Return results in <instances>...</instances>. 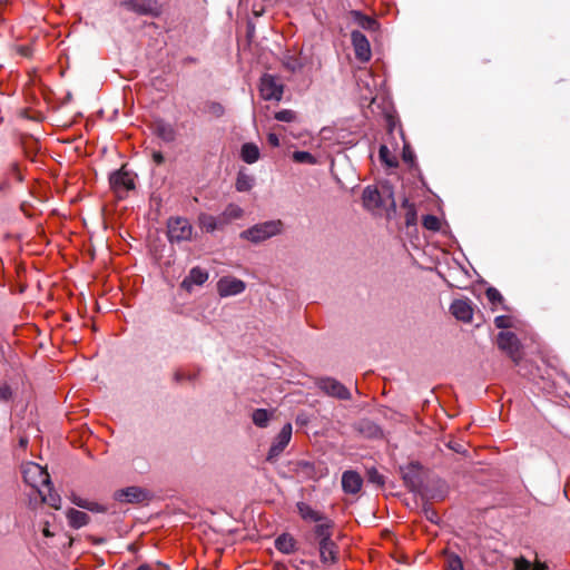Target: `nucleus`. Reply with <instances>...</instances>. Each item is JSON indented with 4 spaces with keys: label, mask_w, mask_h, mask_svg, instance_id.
<instances>
[{
    "label": "nucleus",
    "mask_w": 570,
    "mask_h": 570,
    "mask_svg": "<svg viewBox=\"0 0 570 570\" xmlns=\"http://www.w3.org/2000/svg\"><path fill=\"white\" fill-rule=\"evenodd\" d=\"M10 175L19 183L23 180V175L21 174L19 165L17 163L11 164Z\"/></svg>",
    "instance_id": "nucleus-51"
},
{
    "label": "nucleus",
    "mask_w": 570,
    "mask_h": 570,
    "mask_svg": "<svg viewBox=\"0 0 570 570\" xmlns=\"http://www.w3.org/2000/svg\"><path fill=\"white\" fill-rule=\"evenodd\" d=\"M497 344L514 364H519L522 358L521 343L513 332H500L497 337Z\"/></svg>",
    "instance_id": "nucleus-5"
},
{
    "label": "nucleus",
    "mask_w": 570,
    "mask_h": 570,
    "mask_svg": "<svg viewBox=\"0 0 570 570\" xmlns=\"http://www.w3.org/2000/svg\"><path fill=\"white\" fill-rule=\"evenodd\" d=\"M443 558H444V564H443L444 570H464L463 561L456 553L444 550Z\"/></svg>",
    "instance_id": "nucleus-24"
},
{
    "label": "nucleus",
    "mask_w": 570,
    "mask_h": 570,
    "mask_svg": "<svg viewBox=\"0 0 570 570\" xmlns=\"http://www.w3.org/2000/svg\"><path fill=\"white\" fill-rule=\"evenodd\" d=\"M154 134L165 142H173L177 137L174 126L163 119H158L153 125Z\"/></svg>",
    "instance_id": "nucleus-13"
},
{
    "label": "nucleus",
    "mask_w": 570,
    "mask_h": 570,
    "mask_svg": "<svg viewBox=\"0 0 570 570\" xmlns=\"http://www.w3.org/2000/svg\"><path fill=\"white\" fill-rule=\"evenodd\" d=\"M485 295L488 297V299L492 303V304H497V303H502L503 302V296L501 295V293L494 288V287H489L487 291H485Z\"/></svg>",
    "instance_id": "nucleus-44"
},
{
    "label": "nucleus",
    "mask_w": 570,
    "mask_h": 570,
    "mask_svg": "<svg viewBox=\"0 0 570 570\" xmlns=\"http://www.w3.org/2000/svg\"><path fill=\"white\" fill-rule=\"evenodd\" d=\"M548 566L543 562L537 561L532 568V570H547Z\"/></svg>",
    "instance_id": "nucleus-59"
},
{
    "label": "nucleus",
    "mask_w": 570,
    "mask_h": 570,
    "mask_svg": "<svg viewBox=\"0 0 570 570\" xmlns=\"http://www.w3.org/2000/svg\"><path fill=\"white\" fill-rule=\"evenodd\" d=\"M22 147L26 156L31 160H35V156L38 151V141L32 137L22 140Z\"/></svg>",
    "instance_id": "nucleus-35"
},
{
    "label": "nucleus",
    "mask_w": 570,
    "mask_h": 570,
    "mask_svg": "<svg viewBox=\"0 0 570 570\" xmlns=\"http://www.w3.org/2000/svg\"><path fill=\"white\" fill-rule=\"evenodd\" d=\"M193 226L183 217H170L167 222V236L170 243L190 240Z\"/></svg>",
    "instance_id": "nucleus-4"
},
{
    "label": "nucleus",
    "mask_w": 570,
    "mask_h": 570,
    "mask_svg": "<svg viewBox=\"0 0 570 570\" xmlns=\"http://www.w3.org/2000/svg\"><path fill=\"white\" fill-rule=\"evenodd\" d=\"M23 480L30 487L40 490V487L51 485L50 475L41 465L37 463H28L23 471Z\"/></svg>",
    "instance_id": "nucleus-6"
},
{
    "label": "nucleus",
    "mask_w": 570,
    "mask_h": 570,
    "mask_svg": "<svg viewBox=\"0 0 570 570\" xmlns=\"http://www.w3.org/2000/svg\"><path fill=\"white\" fill-rule=\"evenodd\" d=\"M19 52H20L22 56H24V57H29V56H30V49H29L28 47H24V46H22V47H20V48H19Z\"/></svg>",
    "instance_id": "nucleus-62"
},
{
    "label": "nucleus",
    "mask_w": 570,
    "mask_h": 570,
    "mask_svg": "<svg viewBox=\"0 0 570 570\" xmlns=\"http://www.w3.org/2000/svg\"><path fill=\"white\" fill-rule=\"evenodd\" d=\"M243 214L244 210L238 205L229 204L220 215V220L225 225L234 219L240 218Z\"/></svg>",
    "instance_id": "nucleus-27"
},
{
    "label": "nucleus",
    "mask_w": 570,
    "mask_h": 570,
    "mask_svg": "<svg viewBox=\"0 0 570 570\" xmlns=\"http://www.w3.org/2000/svg\"><path fill=\"white\" fill-rule=\"evenodd\" d=\"M380 160L390 168H396L399 161L396 157L391 153L387 146L381 145L379 150Z\"/></svg>",
    "instance_id": "nucleus-32"
},
{
    "label": "nucleus",
    "mask_w": 570,
    "mask_h": 570,
    "mask_svg": "<svg viewBox=\"0 0 570 570\" xmlns=\"http://www.w3.org/2000/svg\"><path fill=\"white\" fill-rule=\"evenodd\" d=\"M358 432L366 433L370 438H376L381 435V429L377 425L371 424L370 422L362 421L358 426Z\"/></svg>",
    "instance_id": "nucleus-38"
},
{
    "label": "nucleus",
    "mask_w": 570,
    "mask_h": 570,
    "mask_svg": "<svg viewBox=\"0 0 570 570\" xmlns=\"http://www.w3.org/2000/svg\"><path fill=\"white\" fill-rule=\"evenodd\" d=\"M284 66H285L286 69H288L292 72H295L296 70L302 68L301 62L297 59L293 58V57L287 58L284 61Z\"/></svg>",
    "instance_id": "nucleus-46"
},
{
    "label": "nucleus",
    "mask_w": 570,
    "mask_h": 570,
    "mask_svg": "<svg viewBox=\"0 0 570 570\" xmlns=\"http://www.w3.org/2000/svg\"><path fill=\"white\" fill-rule=\"evenodd\" d=\"M321 561L325 564L333 563L336 560L337 551L335 543L330 540L318 543Z\"/></svg>",
    "instance_id": "nucleus-17"
},
{
    "label": "nucleus",
    "mask_w": 570,
    "mask_h": 570,
    "mask_svg": "<svg viewBox=\"0 0 570 570\" xmlns=\"http://www.w3.org/2000/svg\"><path fill=\"white\" fill-rule=\"evenodd\" d=\"M275 119H277L278 121L292 122L296 120V114L293 110L283 109L275 114Z\"/></svg>",
    "instance_id": "nucleus-41"
},
{
    "label": "nucleus",
    "mask_w": 570,
    "mask_h": 570,
    "mask_svg": "<svg viewBox=\"0 0 570 570\" xmlns=\"http://www.w3.org/2000/svg\"><path fill=\"white\" fill-rule=\"evenodd\" d=\"M267 142L272 146V147H278L279 146V138L276 134L274 132H269L267 135Z\"/></svg>",
    "instance_id": "nucleus-54"
},
{
    "label": "nucleus",
    "mask_w": 570,
    "mask_h": 570,
    "mask_svg": "<svg viewBox=\"0 0 570 570\" xmlns=\"http://www.w3.org/2000/svg\"><path fill=\"white\" fill-rule=\"evenodd\" d=\"M272 417V412L265 409H256L252 414L253 423L258 428H266Z\"/></svg>",
    "instance_id": "nucleus-31"
},
{
    "label": "nucleus",
    "mask_w": 570,
    "mask_h": 570,
    "mask_svg": "<svg viewBox=\"0 0 570 570\" xmlns=\"http://www.w3.org/2000/svg\"><path fill=\"white\" fill-rule=\"evenodd\" d=\"M291 438H292V424L286 423L282 428V430L279 431L277 436L274 439V441L269 448V451L267 453L266 461L269 463L276 462L277 459L279 458V455L285 450V448L288 445Z\"/></svg>",
    "instance_id": "nucleus-7"
},
{
    "label": "nucleus",
    "mask_w": 570,
    "mask_h": 570,
    "mask_svg": "<svg viewBox=\"0 0 570 570\" xmlns=\"http://www.w3.org/2000/svg\"><path fill=\"white\" fill-rule=\"evenodd\" d=\"M367 481L374 484L377 488H382L385 483L384 475L377 472L375 468H370L366 470Z\"/></svg>",
    "instance_id": "nucleus-37"
},
{
    "label": "nucleus",
    "mask_w": 570,
    "mask_h": 570,
    "mask_svg": "<svg viewBox=\"0 0 570 570\" xmlns=\"http://www.w3.org/2000/svg\"><path fill=\"white\" fill-rule=\"evenodd\" d=\"M115 499L120 502L140 503L148 499V492L139 487H128L116 491Z\"/></svg>",
    "instance_id": "nucleus-11"
},
{
    "label": "nucleus",
    "mask_w": 570,
    "mask_h": 570,
    "mask_svg": "<svg viewBox=\"0 0 570 570\" xmlns=\"http://www.w3.org/2000/svg\"><path fill=\"white\" fill-rule=\"evenodd\" d=\"M138 14L158 17L161 13V7L158 0H137Z\"/></svg>",
    "instance_id": "nucleus-18"
},
{
    "label": "nucleus",
    "mask_w": 570,
    "mask_h": 570,
    "mask_svg": "<svg viewBox=\"0 0 570 570\" xmlns=\"http://www.w3.org/2000/svg\"><path fill=\"white\" fill-rule=\"evenodd\" d=\"M530 568L531 563L523 557L514 560V570H530Z\"/></svg>",
    "instance_id": "nucleus-49"
},
{
    "label": "nucleus",
    "mask_w": 570,
    "mask_h": 570,
    "mask_svg": "<svg viewBox=\"0 0 570 570\" xmlns=\"http://www.w3.org/2000/svg\"><path fill=\"white\" fill-rule=\"evenodd\" d=\"M422 513L425 517L426 520H429L432 523L438 524L440 521L438 512L430 505L424 504L422 508Z\"/></svg>",
    "instance_id": "nucleus-43"
},
{
    "label": "nucleus",
    "mask_w": 570,
    "mask_h": 570,
    "mask_svg": "<svg viewBox=\"0 0 570 570\" xmlns=\"http://www.w3.org/2000/svg\"><path fill=\"white\" fill-rule=\"evenodd\" d=\"M275 548L283 553L291 554L296 551V541L291 534L283 533L276 538Z\"/></svg>",
    "instance_id": "nucleus-20"
},
{
    "label": "nucleus",
    "mask_w": 570,
    "mask_h": 570,
    "mask_svg": "<svg viewBox=\"0 0 570 570\" xmlns=\"http://www.w3.org/2000/svg\"><path fill=\"white\" fill-rule=\"evenodd\" d=\"M402 207L405 209V225L406 227L415 226L417 222V214L415 205L410 203L407 198L402 202Z\"/></svg>",
    "instance_id": "nucleus-28"
},
{
    "label": "nucleus",
    "mask_w": 570,
    "mask_h": 570,
    "mask_svg": "<svg viewBox=\"0 0 570 570\" xmlns=\"http://www.w3.org/2000/svg\"><path fill=\"white\" fill-rule=\"evenodd\" d=\"M363 206L374 215H385L387 220L396 216V204L393 187L384 184L381 187L367 186L362 194Z\"/></svg>",
    "instance_id": "nucleus-1"
},
{
    "label": "nucleus",
    "mask_w": 570,
    "mask_h": 570,
    "mask_svg": "<svg viewBox=\"0 0 570 570\" xmlns=\"http://www.w3.org/2000/svg\"><path fill=\"white\" fill-rule=\"evenodd\" d=\"M245 288V283L235 277H223L217 283V291L223 297L240 294Z\"/></svg>",
    "instance_id": "nucleus-10"
},
{
    "label": "nucleus",
    "mask_w": 570,
    "mask_h": 570,
    "mask_svg": "<svg viewBox=\"0 0 570 570\" xmlns=\"http://www.w3.org/2000/svg\"><path fill=\"white\" fill-rule=\"evenodd\" d=\"M317 386L325 394L336 397L338 400H348L352 397V394L348 391V389L341 382L332 377L320 379L317 381Z\"/></svg>",
    "instance_id": "nucleus-9"
},
{
    "label": "nucleus",
    "mask_w": 570,
    "mask_h": 570,
    "mask_svg": "<svg viewBox=\"0 0 570 570\" xmlns=\"http://www.w3.org/2000/svg\"><path fill=\"white\" fill-rule=\"evenodd\" d=\"M297 510L299 515L304 520L313 521V522H320L325 520V515L314 509H312L308 504L304 502L297 503Z\"/></svg>",
    "instance_id": "nucleus-21"
},
{
    "label": "nucleus",
    "mask_w": 570,
    "mask_h": 570,
    "mask_svg": "<svg viewBox=\"0 0 570 570\" xmlns=\"http://www.w3.org/2000/svg\"><path fill=\"white\" fill-rule=\"evenodd\" d=\"M351 43L353 46L354 52L356 53V30H352L350 33Z\"/></svg>",
    "instance_id": "nucleus-58"
},
{
    "label": "nucleus",
    "mask_w": 570,
    "mask_h": 570,
    "mask_svg": "<svg viewBox=\"0 0 570 570\" xmlns=\"http://www.w3.org/2000/svg\"><path fill=\"white\" fill-rule=\"evenodd\" d=\"M452 315L464 323H470L473 317L472 304L469 299H455L450 306Z\"/></svg>",
    "instance_id": "nucleus-12"
},
{
    "label": "nucleus",
    "mask_w": 570,
    "mask_h": 570,
    "mask_svg": "<svg viewBox=\"0 0 570 570\" xmlns=\"http://www.w3.org/2000/svg\"><path fill=\"white\" fill-rule=\"evenodd\" d=\"M106 508L97 502H89L88 511L92 512H106Z\"/></svg>",
    "instance_id": "nucleus-55"
},
{
    "label": "nucleus",
    "mask_w": 570,
    "mask_h": 570,
    "mask_svg": "<svg viewBox=\"0 0 570 570\" xmlns=\"http://www.w3.org/2000/svg\"><path fill=\"white\" fill-rule=\"evenodd\" d=\"M205 111L216 118H219L224 115L225 109L223 105L217 101H208L205 105Z\"/></svg>",
    "instance_id": "nucleus-40"
},
{
    "label": "nucleus",
    "mask_w": 570,
    "mask_h": 570,
    "mask_svg": "<svg viewBox=\"0 0 570 570\" xmlns=\"http://www.w3.org/2000/svg\"><path fill=\"white\" fill-rule=\"evenodd\" d=\"M119 6L138 14L137 0H122Z\"/></svg>",
    "instance_id": "nucleus-50"
},
{
    "label": "nucleus",
    "mask_w": 570,
    "mask_h": 570,
    "mask_svg": "<svg viewBox=\"0 0 570 570\" xmlns=\"http://www.w3.org/2000/svg\"><path fill=\"white\" fill-rule=\"evenodd\" d=\"M448 446L456 453L464 454L466 452L464 444L459 441H450Z\"/></svg>",
    "instance_id": "nucleus-53"
},
{
    "label": "nucleus",
    "mask_w": 570,
    "mask_h": 570,
    "mask_svg": "<svg viewBox=\"0 0 570 570\" xmlns=\"http://www.w3.org/2000/svg\"><path fill=\"white\" fill-rule=\"evenodd\" d=\"M358 78L361 82L364 83L363 88L358 86V105L363 106L364 102H367L370 106L375 101L374 91L371 88L368 81L364 80L362 77Z\"/></svg>",
    "instance_id": "nucleus-25"
},
{
    "label": "nucleus",
    "mask_w": 570,
    "mask_h": 570,
    "mask_svg": "<svg viewBox=\"0 0 570 570\" xmlns=\"http://www.w3.org/2000/svg\"><path fill=\"white\" fill-rule=\"evenodd\" d=\"M208 279V273L196 266L193 267L188 275L181 282V287L190 292L194 285H203Z\"/></svg>",
    "instance_id": "nucleus-14"
},
{
    "label": "nucleus",
    "mask_w": 570,
    "mask_h": 570,
    "mask_svg": "<svg viewBox=\"0 0 570 570\" xmlns=\"http://www.w3.org/2000/svg\"><path fill=\"white\" fill-rule=\"evenodd\" d=\"M185 375L180 371H176L174 374L175 382L179 383L184 380Z\"/></svg>",
    "instance_id": "nucleus-61"
},
{
    "label": "nucleus",
    "mask_w": 570,
    "mask_h": 570,
    "mask_svg": "<svg viewBox=\"0 0 570 570\" xmlns=\"http://www.w3.org/2000/svg\"><path fill=\"white\" fill-rule=\"evenodd\" d=\"M70 500H71V502H72L75 505H77V507H79V508H82V509H86V510H88V508H89V502H90V501L85 500V499H82V498H80V497H78V495H76V494H72V495H71V498H70Z\"/></svg>",
    "instance_id": "nucleus-52"
},
{
    "label": "nucleus",
    "mask_w": 570,
    "mask_h": 570,
    "mask_svg": "<svg viewBox=\"0 0 570 570\" xmlns=\"http://www.w3.org/2000/svg\"><path fill=\"white\" fill-rule=\"evenodd\" d=\"M494 324L498 328H508L511 326L509 316L500 315L494 318Z\"/></svg>",
    "instance_id": "nucleus-47"
},
{
    "label": "nucleus",
    "mask_w": 570,
    "mask_h": 570,
    "mask_svg": "<svg viewBox=\"0 0 570 570\" xmlns=\"http://www.w3.org/2000/svg\"><path fill=\"white\" fill-rule=\"evenodd\" d=\"M47 488L48 494H45L41 490H39L38 492L41 495V499L45 503L58 510L60 508L61 498L58 493L52 491V488L50 485Z\"/></svg>",
    "instance_id": "nucleus-34"
},
{
    "label": "nucleus",
    "mask_w": 570,
    "mask_h": 570,
    "mask_svg": "<svg viewBox=\"0 0 570 570\" xmlns=\"http://www.w3.org/2000/svg\"><path fill=\"white\" fill-rule=\"evenodd\" d=\"M9 188H10V185H9L8 180L0 181V191L1 193L9 190Z\"/></svg>",
    "instance_id": "nucleus-60"
},
{
    "label": "nucleus",
    "mask_w": 570,
    "mask_h": 570,
    "mask_svg": "<svg viewBox=\"0 0 570 570\" xmlns=\"http://www.w3.org/2000/svg\"><path fill=\"white\" fill-rule=\"evenodd\" d=\"M153 160H154L157 165H161V164H164V161H165V157H164V155L161 154V151H154V153H153Z\"/></svg>",
    "instance_id": "nucleus-57"
},
{
    "label": "nucleus",
    "mask_w": 570,
    "mask_h": 570,
    "mask_svg": "<svg viewBox=\"0 0 570 570\" xmlns=\"http://www.w3.org/2000/svg\"><path fill=\"white\" fill-rule=\"evenodd\" d=\"M254 178L245 173L239 171L236 178L235 187L237 191H248L252 189Z\"/></svg>",
    "instance_id": "nucleus-33"
},
{
    "label": "nucleus",
    "mask_w": 570,
    "mask_h": 570,
    "mask_svg": "<svg viewBox=\"0 0 570 570\" xmlns=\"http://www.w3.org/2000/svg\"><path fill=\"white\" fill-rule=\"evenodd\" d=\"M371 56L370 40L358 32V61H368Z\"/></svg>",
    "instance_id": "nucleus-30"
},
{
    "label": "nucleus",
    "mask_w": 570,
    "mask_h": 570,
    "mask_svg": "<svg viewBox=\"0 0 570 570\" xmlns=\"http://www.w3.org/2000/svg\"><path fill=\"white\" fill-rule=\"evenodd\" d=\"M135 176L126 169V166L110 174L109 184L118 198L122 199L129 191L135 190Z\"/></svg>",
    "instance_id": "nucleus-3"
},
{
    "label": "nucleus",
    "mask_w": 570,
    "mask_h": 570,
    "mask_svg": "<svg viewBox=\"0 0 570 570\" xmlns=\"http://www.w3.org/2000/svg\"><path fill=\"white\" fill-rule=\"evenodd\" d=\"M33 209H35V207L31 204V202H29V200L21 202L20 210L24 214L26 217H28V218L33 217L35 216Z\"/></svg>",
    "instance_id": "nucleus-45"
},
{
    "label": "nucleus",
    "mask_w": 570,
    "mask_h": 570,
    "mask_svg": "<svg viewBox=\"0 0 570 570\" xmlns=\"http://www.w3.org/2000/svg\"><path fill=\"white\" fill-rule=\"evenodd\" d=\"M242 159L247 164H254L259 159V149L253 142H246L242 146Z\"/></svg>",
    "instance_id": "nucleus-23"
},
{
    "label": "nucleus",
    "mask_w": 570,
    "mask_h": 570,
    "mask_svg": "<svg viewBox=\"0 0 570 570\" xmlns=\"http://www.w3.org/2000/svg\"><path fill=\"white\" fill-rule=\"evenodd\" d=\"M358 28L368 31L371 33L372 39L376 40L380 23L374 17H371L358 11Z\"/></svg>",
    "instance_id": "nucleus-15"
},
{
    "label": "nucleus",
    "mask_w": 570,
    "mask_h": 570,
    "mask_svg": "<svg viewBox=\"0 0 570 570\" xmlns=\"http://www.w3.org/2000/svg\"><path fill=\"white\" fill-rule=\"evenodd\" d=\"M67 519H68L69 525L75 529L85 527L90 521V517L86 512H82V511H79L76 509H69L67 511Z\"/></svg>",
    "instance_id": "nucleus-19"
},
{
    "label": "nucleus",
    "mask_w": 570,
    "mask_h": 570,
    "mask_svg": "<svg viewBox=\"0 0 570 570\" xmlns=\"http://www.w3.org/2000/svg\"><path fill=\"white\" fill-rule=\"evenodd\" d=\"M259 91L263 99L279 101L283 96L284 86L277 81L275 76L265 73L261 78Z\"/></svg>",
    "instance_id": "nucleus-8"
},
{
    "label": "nucleus",
    "mask_w": 570,
    "mask_h": 570,
    "mask_svg": "<svg viewBox=\"0 0 570 570\" xmlns=\"http://www.w3.org/2000/svg\"><path fill=\"white\" fill-rule=\"evenodd\" d=\"M419 470L420 464L417 462H412L407 465L406 470L403 471V480L409 487L416 488L419 485Z\"/></svg>",
    "instance_id": "nucleus-22"
},
{
    "label": "nucleus",
    "mask_w": 570,
    "mask_h": 570,
    "mask_svg": "<svg viewBox=\"0 0 570 570\" xmlns=\"http://www.w3.org/2000/svg\"><path fill=\"white\" fill-rule=\"evenodd\" d=\"M43 534H45L46 537H50V535H51V533H50V531H49L48 529H45V530H43Z\"/></svg>",
    "instance_id": "nucleus-64"
},
{
    "label": "nucleus",
    "mask_w": 570,
    "mask_h": 570,
    "mask_svg": "<svg viewBox=\"0 0 570 570\" xmlns=\"http://www.w3.org/2000/svg\"><path fill=\"white\" fill-rule=\"evenodd\" d=\"M293 159L296 163H306V164H315L316 160L312 154L308 151H294Z\"/></svg>",
    "instance_id": "nucleus-42"
},
{
    "label": "nucleus",
    "mask_w": 570,
    "mask_h": 570,
    "mask_svg": "<svg viewBox=\"0 0 570 570\" xmlns=\"http://www.w3.org/2000/svg\"><path fill=\"white\" fill-rule=\"evenodd\" d=\"M422 225L424 228L432 232H438L441 228L440 219L436 216L430 214L423 216Z\"/></svg>",
    "instance_id": "nucleus-39"
},
{
    "label": "nucleus",
    "mask_w": 570,
    "mask_h": 570,
    "mask_svg": "<svg viewBox=\"0 0 570 570\" xmlns=\"http://www.w3.org/2000/svg\"><path fill=\"white\" fill-rule=\"evenodd\" d=\"M284 224L281 219L267 220L256 224L240 233V238L253 244L263 243L274 236L281 235Z\"/></svg>",
    "instance_id": "nucleus-2"
},
{
    "label": "nucleus",
    "mask_w": 570,
    "mask_h": 570,
    "mask_svg": "<svg viewBox=\"0 0 570 570\" xmlns=\"http://www.w3.org/2000/svg\"><path fill=\"white\" fill-rule=\"evenodd\" d=\"M332 522L325 517V520L320 521L314 528V540L317 542H326L332 540Z\"/></svg>",
    "instance_id": "nucleus-16"
},
{
    "label": "nucleus",
    "mask_w": 570,
    "mask_h": 570,
    "mask_svg": "<svg viewBox=\"0 0 570 570\" xmlns=\"http://www.w3.org/2000/svg\"><path fill=\"white\" fill-rule=\"evenodd\" d=\"M342 488L347 493H356V471H345L342 476Z\"/></svg>",
    "instance_id": "nucleus-29"
},
{
    "label": "nucleus",
    "mask_w": 570,
    "mask_h": 570,
    "mask_svg": "<svg viewBox=\"0 0 570 570\" xmlns=\"http://www.w3.org/2000/svg\"><path fill=\"white\" fill-rule=\"evenodd\" d=\"M402 157L405 163H412L414 154L407 147H404Z\"/></svg>",
    "instance_id": "nucleus-56"
},
{
    "label": "nucleus",
    "mask_w": 570,
    "mask_h": 570,
    "mask_svg": "<svg viewBox=\"0 0 570 570\" xmlns=\"http://www.w3.org/2000/svg\"><path fill=\"white\" fill-rule=\"evenodd\" d=\"M19 445L21 448H26L28 445V439L27 438H21L20 441H19Z\"/></svg>",
    "instance_id": "nucleus-63"
},
{
    "label": "nucleus",
    "mask_w": 570,
    "mask_h": 570,
    "mask_svg": "<svg viewBox=\"0 0 570 570\" xmlns=\"http://www.w3.org/2000/svg\"><path fill=\"white\" fill-rule=\"evenodd\" d=\"M199 224L202 228L206 232H214L217 228H220L224 223L220 220V216L215 217L212 215L203 214L199 216Z\"/></svg>",
    "instance_id": "nucleus-26"
},
{
    "label": "nucleus",
    "mask_w": 570,
    "mask_h": 570,
    "mask_svg": "<svg viewBox=\"0 0 570 570\" xmlns=\"http://www.w3.org/2000/svg\"><path fill=\"white\" fill-rule=\"evenodd\" d=\"M296 472L302 473L305 478H315V466L308 461H298L296 463Z\"/></svg>",
    "instance_id": "nucleus-36"
},
{
    "label": "nucleus",
    "mask_w": 570,
    "mask_h": 570,
    "mask_svg": "<svg viewBox=\"0 0 570 570\" xmlns=\"http://www.w3.org/2000/svg\"><path fill=\"white\" fill-rule=\"evenodd\" d=\"M12 396L11 387L3 383L0 384V401H9Z\"/></svg>",
    "instance_id": "nucleus-48"
}]
</instances>
